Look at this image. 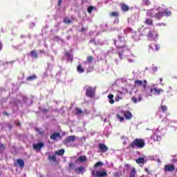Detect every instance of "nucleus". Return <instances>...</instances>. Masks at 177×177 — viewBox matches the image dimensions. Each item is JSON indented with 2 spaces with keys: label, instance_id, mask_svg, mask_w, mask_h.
I'll return each instance as SVG.
<instances>
[{
  "label": "nucleus",
  "instance_id": "1",
  "mask_svg": "<svg viewBox=\"0 0 177 177\" xmlns=\"http://www.w3.org/2000/svg\"><path fill=\"white\" fill-rule=\"evenodd\" d=\"M127 56V60L129 63H135L136 62V57L133 54L131 53V51L127 48L123 49L122 53H119V57L122 59V56Z\"/></svg>",
  "mask_w": 177,
  "mask_h": 177
},
{
  "label": "nucleus",
  "instance_id": "2",
  "mask_svg": "<svg viewBox=\"0 0 177 177\" xmlns=\"http://www.w3.org/2000/svg\"><path fill=\"white\" fill-rule=\"evenodd\" d=\"M134 86L136 88H139L142 86L144 89L143 92L144 93H145V96H151V94L147 93V88H146V87L147 86V81L146 80L142 81V80H137L134 82Z\"/></svg>",
  "mask_w": 177,
  "mask_h": 177
},
{
  "label": "nucleus",
  "instance_id": "3",
  "mask_svg": "<svg viewBox=\"0 0 177 177\" xmlns=\"http://www.w3.org/2000/svg\"><path fill=\"white\" fill-rule=\"evenodd\" d=\"M128 93V90L125 88H119L116 91L115 94V102H120V100H122V95H127Z\"/></svg>",
  "mask_w": 177,
  "mask_h": 177
},
{
  "label": "nucleus",
  "instance_id": "4",
  "mask_svg": "<svg viewBox=\"0 0 177 177\" xmlns=\"http://www.w3.org/2000/svg\"><path fill=\"white\" fill-rule=\"evenodd\" d=\"M146 143L145 142V140L143 139H136L134 141L131 143V146L133 147H138V149H143V147L145 146Z\"/></svg>",
  "mask_w": 177,
  "mask_h": 177
},
{
  "label": "nucleus",
  "instance_id": "5",
  "mask_svg": "<svg viewBox=\"0 0 177 177\" xmlns=\"http://www.w3.org/2000/svg\"><path fill=\"white\" fill-rule=\"evenodd\" d=\"M149 41H157L158 39V34L154 30H151L147 35Z\"/></svg>",
  "mask_w": 177,
  "mask_h": 177
},
{
  "label": "nucleus",
  "instance_id": "6",
  "mask_svg": "<svg viewBox=\"0 0 177 177\" xmlns=\"http://www.w3.org/2000/svg\"><path fill=\"white\" fill-rule=\"evenodd\" d=\"M86 96H88V97H93L95 95V88L89 86H86Z\"/></svg>",
  "mask_w": 177,
  "mask_h": 177
},
{
  "label": "nucleus",
  "instance_id": "7",
  "mask_svg": "<svg viewBox=\"0 0 177 177\" xmlns=\"http://www.w3.org/2000/svg\"><path fill=\"white\" fill-rule=\"evenodd\" d=\"M92 175L94 177H104L107 176V172L106 171H92Z\"/></svg>",
  "mask_w": 177,
  "mask_h": 177
},
{
  "label": "nucleus",
  "instance_id": "8",
  "mask_svg": "<svg viewBox=\"0 0 177 177\" xmlns=\"http://www.w3.org/2000/svg\"><path fill=\"white\" fill-rule=\"evenodd\" d=\"M156 84H153L152 88L150 89V93H153V95H160V93L164 92V90H162V88H157L156 87Z\"/></svg>",
  "mask_w": 177,
  "mask_h": 177
},
{
  "label": "nucleus",
  "instance_id": "9",
  "mask_svg": "<svg viewBox=\"0 0 177 177\" xmlns=\"http://www.w3.org/2000/svg\"><path fill=\"white\" fill-rule=\"evenodd\" d=\"M158 12V10L157 9H151L147 11V15L149 17H156V15Z\"/></svg>",
  "mask_w": 177,
  "mask_h": 177
},
{
  "label": "nucleus",
  "instance_id": "10",
  "mask_svg": "<svg viewBox=\"0 0 177 177\" xmlns=\"http://www.w3.org/2000/svg\"><path fill=\"white\" fill-rule=\"evenodd\" d=\"M50 139H51V140H60L61 137H60V133H54L53 134L50 135Z\"/></svg>",
  "mask_w": 177,
  "mask_h": 177
},
{
  "label": "nucleus",
  "instance_id": "11",
  "mask_svg": "<svg viewBox=\"0 0 177 177\" xmlns=\"http://www.w3.org/2000/svg\"><path fill=\"white\" fill-rule=\"evenodd\" d=\"M165 171H169V172L175 171V166H174V165H171V164L166 165L165 166Z\"/></svg>",
  "mask_w": 177,
  "mask_h": 177
},
{
  "label": "nucleus",
  "instance_id": "12",
  "mask_svg": "<svg viewBox=\"0 0 177 177\" xmlns=\"http://www.w3.org/2000/svg\"><path fill=\"white\" fill-rule=\"evenodd\" d=\"M75 139H76L75 136H68V138H66L64 140V143H65V145H67L68 143H71V142H74V140H75Z\"/></svg>",
  "mask_w": 177,
  "mask_h": 177
},
{
  "label": "nucleus",
  "instance_id": "13",
  "mask_svg": "<svg viewBox=\"0 0 177 177\" xmlns=\"http://www.w3.org/2000/svg\"><path fill=\"white\" fill-rule=\"evenodd\" d=\"M99 149L101 151H102V153H106V151H109V147H107L104 144H100Z\"/></svg>",
  "mask_w": 177,
  "mask_h": 177
},
{
  "label": "nucleus",
  "instance_id": "14",
  "mask_svg": "<svg viewBox=\"0 0 177 177\" xmlns=\"http://www.w3.org/2000/svg\"><path fill=\"white\" fill-rule=\"evenodd\" d=\"M44 146V142H39L37 144L33 145V149H35V150H41V149H42Z\"/></svg>",
  "mask_w": 177,
  "mask_h": 177
},
{
  "label": "nucleus",
  "instance_id": "15",
  "mask_svg": "<svg viewBox=\"0 0 177 177\" xmlns=\"http://www.w3.org/2000/svg\"><path fill=\"white\" fill-rule=\"evenodd\" d=\"M115 45L117 48L120 49L121 48H124L125 46V41H115Z\"/></svg>",
  "mask_w": 177,
  "mask_h": 177
},
{
  "label": "nucleus",
  "instance_id": "16",
  "mask_svg": "<svg viewBox=\"0 0 177 177\" xmlns=\"http://www.w3.org/2000/svg\"><path fill=\"white\" fill-rule=\"evenodd\" d=\"M87 158L86 156H80L77 160L76 162H85Z\"/></svg>",
  "mask_w": 177,
  "mask_h": 177
},
{
  "label": "nucleus",
  "instance_id": "17",
  "mask_svg": "<svg viewBox=\"0 0 177 177\" xmlns=\"http://www.w3.org/2000/svg\"><path fill=\"white\" fill-rule=\"evenodd\" d=\"M149 48H150V49L153 50V52H154V50H156V52H158V50H160V47L157 44H151L149 46Z\"/></svg>",
  "mask_w": 177,
  "mask_h": 177
},
{
  "label": "nucleus",
  "instance_id": "18",
  "mask_svg": "<svg viewBox=\"0 0 177 177\" xmlns=\"http://www.w3.org/2000/svg\"><path fill=\"white\" fill-rule=\"evenodd\" d=\"M124 115L127 120H131V118H132V113L129 111L124 112Z\"/></svg>",
  "mask_w": 177,
  "mask_h": 177
},
{
  "label": "nucleus",
  "instance_id": "19",
  "mask_svg": "<svg viewBox=\"0 0 177 177\" xmlns=\"http://www.w3.org/2000/svg\"><path fill=\"white\" fill-rule=\"evenodd\" d=\"M17 164H18L21 167V168H24V160H23L22 159H17Z\"/></svg>",
  "mask_w": 177,
  "mask_h": 177
},
{
  "label": "nucleus",
  "instance_id": "20",
  "mask_svg": "<svg viewBox=\"0 0 177 177\" xmlns=\"http://www.w3.org/2000/svg\"><path fill=\"white\" fill-rule=\"evenodd\" d=\"M163 16H164V14L162 12H160L158 10L156 15H155V17L158 19H161V17H162Z\"/></svg>",
  "mask_w": 177,
  "mask_h": 177
},
{
  "label": "nucleus",
  "instance_id": "21",
  "mask_svg": "<svg viewBox=\"0 0 177 177\" xmlns=\"http://www.w3.org/2000/svg\"><path fill=\"white\" fill-rule=\"evenodd\" d=\"M108 98L109 99V103H111V104H113L114 103V95L113 94H110L108 95Z\"/></svg>",
  "mask_w": 177,
  "mask_h": 177
},
{
  "label": "nucleus",
  "instance_id": "22",
  "mask_svg": "<svg viewBox=\"0 0 177 177\" xmlns=\"http://www.w3.org/2000/svg\"><path fill=\"white\" fill-rule=\"evenodd\" d=\"M48 160L50 161H54V162H56L57 161V158H56V156H48Z\"/></svg>",
  "mask_w": 177,
  "mask_h": 177
},
{
  "label": "nucleus",
  "instance_id": "23",
  "mask_svg": "<svg viewBox=\"0 0 177 177\" xmlns=\"http://www.w3.org/2000/svg\"><path fill=\"white\" fill-rule=\"evenodd\" d=\"M145 24H147L148 26H151L153 24V20L151 19L147 18L145 21Z\"/></svg>",
  "mask_w": 177,
  "mask_h": 177
},
{
  "label": "nucleus",
  "instance_id": "24",
  "mask_svg": "<svg viewBox=\"0 0 177 177\" xmlns=\"http://www.w3.org/2000/svg\"><path fill=\"white\" fill-rule=\"evenodd\" d=\"M57 156H63L64 154V149H60L55 151Z\"/></svg>",
  "mask_w": 177,
  "mask_h": 177
},
{
  "label": "nucleus",
  "instance_id": "25",
  "mask_svg": "<svg viewBox=\"0 0 177 177\" xmlns=\"http://www.w3.org/2000/svg\"><path fill=\"white\" fill-rule=\"evenodd\" d=\"M122 10L124 12H127V11L129 10V7L125 4H122Z\"/></svg>",
  "mask_w": 177,
  "mask_h": 177
},
{
  "label": "nucleus",
  "instance_id": "26",
  "mask_svg": "<svg viewBox=\"0 0 177 177\" xmlns=\"http://www.w3.org/2000/svg\"><path fill=\"white\" fill-rule=\"evenodd\" d=\"M136 161L137 164H143L145 162V158H139Z\"/></svg>",
  "mask_w": 177,
  "mask_h": 177
},
{
  "label": "nucleus",
  "instance_id": "27",
  "mask_svg": "<svg viewBox=\"0 0 177 177\" xmlns=\"http://www.w3.org/2000/svg\"><path fill=\"white\" fill-rule=\"evenodd\" d=\"M27 81H34V80H37V76L36 75H32L29 76L26 78Z\"/></svg>",
  "mask_w": 177,
  "mask_h": 177
},
{
  "label": "nucleus",
  "instance_id": "28",
  "mask_svg": "<svg viewBox=\"0 0 177 177\" xmlns=\"http://www.w3.org/2000/svg\"><path fill=\"white\" fill-rule=\"evenodd\" d=\"M135 174H136V170L134 167L132 168L129 177H135Z\"/></svg>",
  "mask_w": 177,
  "mask_h": 177
},
{
  "label": "nucleus",
  "instance_id": "29",
  "mask_svg": "<svg viewBox=\"0 0 177 177\" xmlns=\"http://www.w3.org/2000/svg\"><path fill=\"white\" fill-rule=\"evenodd\" d=\"M116 42H125V38L122 36H119L118 41Z\"/></svg>",
  "mask_w": 177,
  "mask_h": 177
},
{
  "label": "nucleus",
  "instance_id": "30",
  "mask_svg": "<svg viewBox=\"0 0 177 177\" xmlns=\"http://www.w3.org/2000/svg\"><path fill=\"white\" fill-rule=\"evenodd\" d=\"M116 118L118 121H120V122H122V121H124V117L120 115L119 114H118L116 115Z\"/></svg>",
  "mask_w": 177,
  "mask_h": 177
},
{
  "label": "nucleus",
  "instance_id": "31",
  "mask_svg": "<svg viewBox=\"0 0 177 177\" xmlns=\"http://www.w3.org/2000/svg\"><path fill=\"white\" fill-rule=\"evenodd\" d=\"M31 56L32 57H35V59H37V57H38V54L35 51H32Z\"/></svg>",
  "mask_w": 177,
  "mask_h": 177
},
{
  "label": "nucleus",
  "instance_id": "32",
  "mask_svg": "<svg viewBox=\"0 0 177 177\" xmlns=\"http://www.w3.org/2000/svg\"><path fill=\"white\" fill-rule=\"evenodd\" d=\"M77 70L78 73L84 72V68H82V66H81V65L77 66Z\"/></svg>",
  "mask_w": 177,
  "mask_h": 177
},
{
  "label": "nucleus",
  "instance_id": "33",
  "mask_svg": "<svg viewBox=\"0 0 177 177\" xmlns=\"http://www.w3.org/2000/svg\"><path fill=\"white\" fill-rule=\"evenodd\" d=\"M110 16L111 17H117V16H118V12H111L110 14Z\"/></svg>",
  "mask_w": 177,
  "mask_h": 177
},
{
  "label": "nucleus",
  "instance_id": "34",
  "mask_svg": "<svg viewBox=\"0 0 177 177\" xmlns=\"http://www.w3.org/2000/svg\"><path fill=\"white\" fill-rule=\"evenodd\" d=\"M64 23H66V24H70L71 23V20H70L68 18H65L64 19Z\"/></svg>",
  "mask_w": 177,
  "mask_h": 177
},
{
  "label": "nucleus",
  "instance_id": "35",
  "mask_svg": "<svg viewBox=\"0 0 177 177\" xmlns=\"http://www.w3.org/2000/svg\"><path fill=\"white\" fill-rule=\"evenodd\" d=\"M132 31V28H128L124 30V34H127L128 32H131Z\"/></svg>",
  "mask_w": 177,
  "mask_h": 177
},
{
  "label": "nucleus",
  "instance_id": "36",
  "mask_svg": "<svg viewBox=\"0 0 177 177\" xmlns=\"http://www.w3.org/2000/svg\"><path fill=\"white\" fill-rule=\"evenodd\" d=\"M92 60H93V57H88L86 62H87V63H92Z\"/></svg>",
  "mask_w": 177,
  "mask_h": 177
},
{
  "label": "nucleus",
  "instance_id": "37",
  "mask_svg": "<svg viewBox=\"0 0 177 177\" xmlns=\"http://www.w3.org/2000/svg\"><path fill=\"white\" fill-rule=\"evenodd\" d=\"M152 139H153L154 140H160L161 138L160 137L157 138V136H156V134H153L152 136Z\"/></svg>",
  "mask_w": 177,
  "mask_h": 177
},
{
  "label": "nucleus",
  "instance_id": "38",
  "mask_svg": "<svg viewBox=\"0 0 177 177\" xmlns=\"http://www.w3.org/2000/svg\"><path fill=\"white\" fill-rule=\"evenodd\" d=\"M92 10H93V6H89V7L88 8L87 12H88V13H92Z\"/></svg>",
  "mask_w": 177,
  "mask_h": 177
},
{
  "label": "nucleus",
  "instance_id": "39",
  "mask_svg": "<svg viewBox=\"0 0 177 177\" xmlns=\"http://www.w3.org/2000/svg\"><path fill=\"white\" fill-rule=\"evenodd\" d=\"M76 113L77 114H82V110H81L80 108H76Z\"/></svg>",
  "mask_w": 177,
  "mask_h": 177
},
{
  "label": "nucleus",
  "instance_id": "40",
  "mask_svg": "<svg viewBox=\"0 0 177 177\" xmlns=\"http://www.w3.org/2000/svg\"><path fill=\"white\" fill-rule=\"evenodd\" d=\"M171 15V12L168 10H165V16H169Z\"/></svg>",
  "mask_w": 177,
  "mask_h": 177
},
{
  "label": "nucleus",
  "instance_id": "41",
  "mask_svg": "<svg viewBox=\"0 0 177 177\" xmlns=\"http://www.w3.org/2000/svg\"><path fill=\"white\" fill-rule=\"evenodd\" d=\"M167 109L168 108L165 106H162V107H161V110L162 111L163 113H165V111H167Z\"/></svg>",
  "mask_w": 177,
  "mask_h": 177
},
{
  "label": "nucleus",
  "instance_id": "42",
  "mask_svg": "<svg viewBox=\"0 0 177 177\" xmlns=\"http://www.w3.org/2000/svg\"><path fill=\"white\" fill-rule=\"evenodd\" d=\"M103 165V163H102V162H97L95 165V167H100Z\"/></svg>",
  "mask_w": 177,
  "mask_h": 177
},
{
  "label": "nucleus",
  "instance_id": "43",
  "mask_svg": "<svg viewBox=\"0 0 177 177\" xmlns=\"http://www.w3.org/2000/svg\"><path fill=\"white\" fill-rule=\"evenodd\" d=\"M84 169H85V168L84 167V166H80L78 167V171L80 172H82V171H84Z\"/></svg>",
  "mask_w": 177,
  "mask_h": 177
},
{
  "label": "nucleus",
  "instance_id": "44",
  "mask_svg": "<svg viewBox=\"0 0 177 177\" xmlns=\"http://www.w3.org/2000/svg\"><path fill=\"white\" fill-rule=\"evenodd\" d=\"M142 1L145 5H150V1H149V0H142Z\"/></svg>",
  "mask_w": 177,
  "mask_h": 177
},
{
  "label": "nucleus",
  "instance_id": "45",
  "mask_svg": "<svg viewBox=\"0 0 177 177\" xmlns=\"http://www.w3.org/2000/svg\"><path fill=\"white\" fill-rule=\"evenodd\" d=\"M36 131H37V132H38V133L39 135H42L44 133V131H41V129H36Z\"/></svg>",
  "mask_w": 177,
  "mask_h": 177
},
{
  "label": "nucleus",
  "instance_id": "46",
  "mask_svg": "<svg viewBox=\"0 0 177 177\" xmlns=\"http://www.w3.org/2000/svg\"><path fill=\"white\" fill-rule=\"evenodd\" d=\"M131 100L134 102V103H138V100L136 99V97H133L131 98Z\"/></svg>",
  "mask_w": 177,
  "mask_h": 177
},
{
  "label": "nucleus",
  "instance_id": "47",
  "mask_svg": "<svg viewBox=\"0 0 177 177\" xmlns=\"http://www.w3.org/2000/svg\"><path fill=\"white\" fill-rule=\"evenodd\" d=\"M1 150H5V146H3V145H1Z\"/></svg>",
  "mask_w": 177,
  "mask_h": 177
},
{
  "label": "nucleus",
  "instance_id": "48",
  "mask_svg": "<svg viewBox=\"0 0 177 177\" xmlns=\"http://www.w3.org/2000/svg\"><path fill=\"white\" fill-rule=\"evenodd\" d=\"M145 171L147 172V174H150V171H149V169L145 168Z\"/></svg>",
  "mask_w": 177,
  "mask_h": 177
},
{
  "label": "nucleus",
  "instance_id": "49",
  "mask_svg": "<svg viewBox=\"0 0 177 177\" xmlns=\"http://www.w3.org/2000/svg\"><path fill=\"white\" fill-rule=\"evenodd\" d=\"M153 71H157V67H156V66L153 67Z\"/></svg>",
  "mask_w": 177,
  "mask_h": 177
},
{
  "label": "nucleus",
  "instance_id": "50",
  "mask_svg": "<svg viewBox=\"0 0 177 177\" xmlns=\"http://www.w3.org/2000/svg\"><path fill=\"white\" fill-rule=\"evenodd\" d=\"M69 60H73V56L69 55Z\"/></svg>",
  "mask_w": 177,
  "mask_h": 177
},
{
  "label": "nucleus",
  "instance_id": "51",
  "mask_svg": "<svg viewBox=\"0 0 177 177\" xmlns=\"http://www.w3.org/2000/svg\"><path fill=\"white\" fill-rule=\"evenodd\" d=\"M158 26H165V24H158Z\"/></svg>",
  "mask_w": 177,
  "mask_h": 177
},
{
  "label": "nucleus",
  "instance_id": "52",
  "mask_svg": "<svg viewBox=\"0 0 177 177\" xmlns=\"http://www.w3.org/2000/svg\"><path fill=\"white\" fill-rule=\"evenodd\" d=\"M142 100V97H140L138 100V102H140Z\"/></svg>",
  "mask_w": 177,
  "mask_h": 177
},
{
  "label": "nucleus",
  "instance_id": "53",
  "mask_svg": "<svg viewBox=\"0 0 177 177\" xmlns=\"http://www.w3.org/2000/svg\"><path fill=\"white\" fill-rule=\"evenodd\" d=\"M160 82H162V78H160Z\"/></svg>",
  "mask_w": 177,
  "mask_h": 177
},
{
  "label": "nucleus",
  "instance_id": "54",
  "mask_svg": "<svg viewBox=\"0 0 177 177\" xmlns=\"http://www.w3.org/2000/svg\"><path fill=\"white\" fill-rule=\"evenodd\" d=\"M158 162H161V160L160 159H158Z\"/></svg>",
  "mask_w": 177,
  "mask_h": 177
},
{
  "label": "nucleus",
  "instance_id": "55",
  "mask_svg": "<svg viewBox=\"0 0 177 177\" xmlns=\"http://www.w3.org/2000/svg\"><path fill=\"white\" fill-rule=\"evenodd\" d=\"M60 3H62V1H59V5H60Z\"/></svg>",
  "mask_w": 177,
  "mask_h": 177
},
{
  "label": "nucleus",
  "instance_id": "56",
  "mask_svg": "<svg viewBox=\"0 0 177 177\" xmlns=\"http://www.w3.org/2000/svg\"><path fill=\"white\" fill-rule=\"evenodd\" d=\"M4 114H6V115H8V113H4Z\"/></svg>",
  "mask_w": 177,
  "mask_h": 177
},
{
  "label": "nucleus",
  "instance_id": "57",
  "mask_svg": "<svg viewBox=\"0 0 177 177\" xmlns=\"http://www.w3.org/2000/svg\"><path fill=\"white\" fill-rule=\"evenodd\" d=\"M17 125H20V123L18 122V123H17Z\"/></svg>",
  "mask_w": 177,
  "mask_h": 177
}]
</instances>
